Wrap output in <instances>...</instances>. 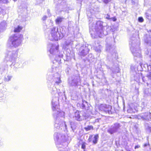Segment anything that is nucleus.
I'll return each instance as SVG.
<instances>
[{
    "mask_svg": "<svg viewBox=\"0 0 151 151\" xmlns=\"http://www.w3.org/2000/svg\"><path fill=\"white\" fill-rule=\"evenodd\" d=\"M52 71L54 72H55L57 71V70L58 69V68L57 67H55V68L53 67L52 68Z\"/></svg>",
    "mask_w": 151,
    "mask_h": 151,
    "instance_id": "nucleus-39",
    "label": "nucleus"
},
{
    "mask_svg": "<svg viewBox=\"0 0 151 151\" xmlns=\"http://www.w3.org/2000/svg\"><path fill=\"white\" fill-rule=\"evenodd\" d=\"M78 35H79V37L80 36H81V34L80 33H78Z\"/></svg>",
    "mask_w": 151,
    "mask_h": 151,
    "instance_id": "nucleus-49",
    "label": "nucleus"
},
{
    "mask_svg": "<svg viewBox=\"0 0 151 151\" xmlns=\"http://www.w3.org/2000/svg\"><path fill=\"white\" fill-rule=\"evenodd\" d=\"M51 24H53V23H52V22H51Z\"/></svg>",
    "mask_w": 151,
    "mask_h": 151,
    "instance_id": "nucleus-54",
    "label": "nucleus"
},
{
    "mask_svg": "<svg viewBox=\"0 0 151 151\" xmlns=\"http://www.w3.org/2000/svg\"><path fill=\"white\" fill-rule=\"evenodd\" d=\"M8 2V0H0V4H7Z\"/></svg>",
    "mask_w": 151,
    "mask_h": 151,
    "instance_id": "nucleus-36",
    "label": "nucleus"
},
{
    "mask_svg": "<svg viewBox=\"0 0 151 151\" xmlns=\"http://www.w3.org/2000/svg\"><path fill=\"white\" fill-rule=\"evenodd\" d=\"M121 125L118 123H116L111 125L110 128L107 130V132L110 134L118 132L120 129Z\"/></svg>",
    "mask_w": 151,
    "mask_h": 151,
    "instance_id": "nucleus-9",
    "label": "nucleus"
},
{
    "mask_svg": "<svg viewBox=\"0 0 151 151\" xmlns=\"http://www.w3.org/2000/svg\"><path fill=\"white\" fill-rule=\"evenodd\" d=\"M105 18L108 19L110 20L111 18H110V16L108 14H107L105 16Z\"/></svg>",
    "mask_w": 151,
    "mask_h": 151,
    "instance_id": "nucleus-41",
    "label": "nucleus"
},
{
    "mask_svg": "<svg viewBox=\"0 0 151 151\" xmlns=\"http://www.w3.org/2000/svg\"><path fill=\"white\" fill-rule=\"evenodd\" d=\"M47 18V16H44L42 18V20H43V21H44Z\"/></svg>",
    "mask_w": 151,
    "mask_h": 151,
    "instance_id": "nucleus-44",
    "label": "nucleus"
},
{
    "mask_svg": "<svg viewBox=\"0 0 151 151\" xmlns=\"http://www.w3.org/2000/svg\"><path fill=\"white\" fill-rule=\"evenodd\" d=\"M60 77V74L57 72H56V73L54 75V81L55 84L57 85H58L61 82Z\"/></svg>",
    "mask_w": 151,
    "mask_h": 151,
    "instance_id": "nucleus-17",
    "label": "nucleus"
},
{
    "mask_svg": "<svg viewBox=\"0 0 151 151\" xmlns=\"http://www.w3.org/2000/svg\"><path fill=\"white\" fill-rule=\"evenodd\" d=\"M140 147V146L139 145H137L135 146L134 147L135 149H136L137 148H138Z\"/></svg>",
    "mask_w": 151,
    "mask_h": 151,
    "instance_id": "nucleus-46",
    "label": "nucleus"
},
{
    "mask_svg": "<svg viewBox=\"0 0 151 151\" xmlns=\"http://www.w3.org/2000/svg\"><path fill=\"white\" fill-rule=\"evenodd\" d=\"M86 143L85 142H83L82 143V146H81V148H82L85 149L86 148Z\"/></svg>",
    "mask_w": 151,
    "mask_h": 151,
    "instance_id": "nucleus-38",
    "label": "nucleus"
},
{
    "mask_svg": "<svg viewBox=\"0 0 151 151\" xmlns=\"http://www.w3.org/2000/svg\"><path fill=\"white\" fill-rule=\"evenodd\" d=\"M58 47V45L50 43L48 45L47 49L50 54L55 55L56 57H58L61 58L63 57V55L62 52H60L59 51Z\"/></svg>",
    "mask_w": 151,
    "mask_h": 151,
    "instance_id": "nucleus-7",
    "label": "nucleus"
},
{
    "mask_svg": "<svg viewBox=\"0 0 151 151\" xmlns=\"http://www.w3.org/2000/svg\"><path fill=\"white\" fill-rule=\"evenodd\" d=\"M149 84V83H147V86H148Z\"/></svg>",
    "mask_w": 151,
    "mask_h": 151,
    "instance_id": "nucleus-52",
    "label": "nucleus"
},
{
    "mask_svg": "<svg viewBox=\"0 0 151 151\" xmlns=\"http://www.w3.org/2000/svg\"><path fill=\"white\" fill-rule=\"evenodd\" d=\"M139 119H141L144 120L148 121L151 119V114L150 112H145L140 114L138 116Z\"/></svg>",
    "mask_w": 151,
    "mask_h": 151,
    "instance_id": "nucleus-14",
    "label": "nucleus"
},
{
    "mask_svg": "<svg viewBox=\"0 0 151 151\" xmlns=\"http://www.w3.org/2000/svg\"><path fill=\"white\" fill-rule=\"evenodd\" d=\"M101 46L97 43V45L94 47V49L96 51L100 52L101 51Z\"/></svg>",
    "mask_w": 151,
    "mask_h": 151,
    "instance_id": "nucleus-22",
    "label": "nucleus"
},
{
    "mask_svg": "<svg viewBox=\"0 0 151 151\" xmlns=\"http://www.w3.org/2000/svg\"><path fill=\"white\" fill-rule=\"evenodd\" d=\"M68 83L71 86H75L76 85V80L75 78L71 77L69 78Z\"/></svg>",
    "mask_w": 151,
    "mask_h": 151,
    "instance_id": "nucleus-18",
    "label": "nucleus"
},
{
    "mask_svg": "<svg viewBox=\"0 0 151 151\" xmlns=\"http://www.w3.org/2000/svg\"><path fill=\"white\" fill-rule=\"evenodd\" d=\"M140 44L139 39H137L135 37H132L129 41L130 49L135 59L141 57V51L139 47Z\"/></svg>",
    "mask_w": 151,
    "mask_h": 151,
    "instance_id": "nucleus-4",
    "label": "nucleus"
},
{
    "mask_svg": "<svg viewBox=\"0 0 151 151\" xmlns=\"http://www.w3.org/2000/svg\"><path fill=\"white\" fill-rule=\"evenodd\" d=\"M58 98L54 97L52 101L53 115L55 119L54 127L57 129L63 130L66 133L67 132V126L65 122L63 121L65 118V113L60 111L59 108L58 103V101L63 102L66 99L65 92H58Z\"/></svg>",
    "mask_w": 151,
    "mask_h": 151,
    "instance_id": "nucleus-1",
    "label": "nucleus"
},
{
    "mask_svg": "<svg viewBox=\"0 0 151 151\" xmlns=\"http://www.w3.org/2000/svg\"><path fill=\"white\" fill-rule=\"evenodd\" d=\"M18 50H9L6 52L5 57L6 60L11 61H14L18 56Z\"/></svg>",
    "mask_w": 151,
    "mask_h": 151,
    "instance_id": "nucleus-8",
    "label": "nucleus"
},
{
    "mask_svg": "<svg viewBox=\"0 0 151 151\" xmlns=\"http://www.w3.org/2000/svg\"><path fill=\"white\" fill-rule=\"evenodd\" d=\"M2 145V142H1V141L0 140V146Z\"/></svg>",
    "mask_w": 151,
    "mask_h": 151,
    "instance_id": "nucleus-47",
    "label": "nucleus"
},
{
    "mask_svg": "<svg viewBox=\"0 0 151 151\" xmlns=\"http://www.w3.org/2000/svg\"><path fill=\"white\" fill-rule=\"evenodd\" d=\"M144 93L147 95H150L151 94V89L150 88L145 89L144 91Z\"/></svg>",
    "mask_w": 151,
    "mask_h": 151,
    "instance_id": "nucleus-28",
    "label": "nucleus"
},
{
    "mask_svg": "<svg viewBox=\"0 0 151 151\" xmlns=\"http://www.w3.org/2000/svg\"><path fill=\"white\" fill-rule=\"evenodd\" d=\"M13 63H12V65H11V67H12V65L14 66V65H13Z\"/></svg>",
    "mask_w": 151,
    "mask_h": 151,
    "instance_id": "nucleus-50",
    "label": "nucleus"
},
{
    "mask_svg": "<svg viewBox=\"0 0 151 151\" xmlns=\"http://www.w3.org/2000/svg\"><path fill=\"white\" fill-rule=\"evenodd\" d=\"M106 50L108 53L107 58L109 61L113 62L117 58L118 54L114 46L107 44L106 45Z\"/></svg>",
    "mask_w": 151,
    "mask_h": 151,
    "instance_id": "nucleus-5",
    "label": "nucleus"
},
{
    "mask_svg": "<svg viewBox=\"0 0 151 151\" xmlns=\"http://www.w3.org/2000/svg\"><path fill=\"white\" fill-rule=\"evenodd\" d=\"M111 1V0H103L104 2L106 4L108 3Z\"/></svg>",
    "mask_w": 151,
    "mask_h": 151,
    "instance_id": "nucleus-43",
    "label": "nucleus"
},
{
    "mask_svg": "<svg viewBox=\"0 0 151 151\" xmlns=\"http://www.w3.org/2000/svg\"><path fill=\"white\" fill-rule=\"evenodd\" d=\"M145 40L146 43L149 45H151V37L150 36H147Z\"/></svg>",
    "mask_w": 151,
    "mask_h": 151,
    "instance_id": "nucleus-21",
    "label": "nucleus"
},
{
    "mask_svg": "<svg viewBox=\"0 0 151 151\" xmlns=\"http://www.w3.org/2000/svg\"><path fill=\"white\" fill-rule=\"evenodd\" d=\"M23 39L22 35L18 33L12 35L9 38L12 45L15 47H18L21 44Z\"/></svg>",
    "mask_w": 151,
    "mask_h": 151,
    "instance_id": "nucleus-6",
    "label": "nucleus"
},
{
    "mask_svg": "<svg viewBox=\"0 0 151 151\" xmlns=\"http://www.w3.org/2000/svg\"><path fill=\"white\" fill-rule=\"evenodd\" d=\"M144 77H142V79L143 81H144Z\"/></svg>",
    "mask_w": 151,
    "mask_h": 151,
    "instance_id": "nucleus-51",
    "label": "nucleus"
},
{
    "mask_svg": "<svg viewBox=\"0 0 151 151\" xmlns=\"http://www.w3.org/2000/svg\"><path fill=\"white\" fill-rule=\"evenodd\" d=\"M145 129L149 131L151 130V126L150 124L147 123H145Z\"/></svg>",
    "mask_w": 151,
    "mask_h": 151,
    "instance_id": "nucleus-25",
    "label": "nucleus"
},
{
    "mask_svg": "<svg viewBox=\"0 0 151 151\" xmlns=\"http://www.w3.org/2000/svg\"><path fill=\"white\" fill-rule=\"evenodd\" d=\"M54 136L58 148L67 146L70 140V137L66 134L55 132Z\"/></svg>",
    "mask_w": 151,
    "mask_h": 151,
    "instance_id": "nucleus-3",
    "label": "nucleus"
},
{
    "mask_svg": "<svg viewBox=\"0 0 151 151\" xmlns=\"http://www.w3.org/2000/svg\"><path fill=\"white\" fill-rule=\"evenodd\" d=\"M89 21L90 32L92 36L94 35V37H101L106 35V33H104L103 22L100 21L96 22L91 18H90Z\"/></svg>",
    "mask_w": 151,
    "mask_h": 151,
    "instance_id": "nucleus-2",
    "label": "nucleus"
},
{
    "mask_svg": "<svg viewBox=\"0 0 151 151\" xmlns=\"http://www.w3.org/2000/svg\"><path fill=\"white\" fill-rule=\"evenodd\" d=\"M4 10L1 7H0V13H3L4 12Z\"/></svg>",
    "mask_w": 151,
    "mask_h": 151,
    "instance_id": "nucleus-45",
    "label": "nucleus"
},
{
    "mask_svg": "<svg viewBox=\"0 0 151 151\" xmlns=\"http://www.w3.org/2000/svg\"><path fill=\"white\" fill-rule=\"evenodd\" d=\"M63 18L60 17H58L55 20L56 23L57 24H60L63 21Z\"/></svg>",
    "mask_w": 151,
    "mask_h": 151,
    "instance_id": "nucleus-23",
    "label": "nucleus"
},
{
    "mask_svg": "<svg viewBox=\"0 0 151 151\" xmlns=\"http://www.w3.org/2000/svg\"><path fill=\"white\" fill-rule=\"evenodd\" d=\"M52 38L50 39L51 40H58L59 38L60 39V35L58 31V28L56 27H54L51 29L50 32Z\"/></svg>",
    "mask_w": 151,
    "mask_h": 151,
    "instance_id": "nucleus-10",
    "label": "nucleus"
},
{
    "mask_svg": "<svg viewBox=\"0 0 151 151\" xmlns=\"http://www.w3.org/2000/svg\"><path fill=\"white\" fill-rule=\"evenodd\" d=\"M6 26V22L5 21L1 22L0 24V32L4 29Z\"/></svg>",
    "mask_w": 151,
    "mask_h": 151,
    "instance_id": "nucleus-19",
    "label": "nucleus"
},
{
    "mask_svg": "<svg viewBox=\"0 0 151 151\" xmlns=\"http://www.w3.org/2000/svg\"><path fill=\"white\" fill-rule=\"evenodd\" d=\"M22 29V27L19 26H18L17 27L15 28L14 30V32H19Z\"/></svg>",
    "mask_w": 151,
    "mask_h": 151,
    "instance_id": "nucleus-29",
    "label": "nucleus"
},
{
    "mask_svg": "<svg viewBox=\"0 0 151 151\" xmlns=\"http://www.w3.org/2000/svg\"><path fill=\"white\" fill-rule=\"evenodd\" d=\"M98 138L99 136L98 134L95 135L94 137L93 135H90L89 136L88 140L89 142H92L94 144H96L97 143Z\"/></svg>",
    "mask_w": 151,
    "mask_h": 151,
    "instance_id": "nucleus-16",
    "label": "nucleus"
},
{
    "mask_svg": "<svg viewBox=\"0 0 151 151\" xmlns=\"http://www.w3.org/2000/svg\"><path fill=\"white\" fill-rule=\"evenodd\" d=\"M60 31L61 34L63 35L65 33V30L64 28L61 27L60 28Z\"/></svg>",
    "mask_w": 151,
    "mask_h": 151,
    "instance_id": "nucleus-32",
    "label": "nucleus"
},
{
    "mask_svg": "<svg viewBox=\"0 0 151 151\" xmlns=\"http://www.w3.org/2000/svg\"><path fill=\"white\" fill-rule=\"evenodd\" d=\"M139 76H140V74L139 73H137L136 74V76H137V78H135V77L134 76V79L135 80H137L139 79Z\"/></svg>",
    "mask_w": 151,
    "mask_h": 151,
    "instance_id": "nucleus-37",
    "label": "nucleus"
},
{
    "mask_svg": "<svg viewBox=\"0 0 151 151\" xmlns=\"http://www.w3.org/2000/svg\"><path fill=\"white\" fill-rule=\"evenodd\" d=\"M71 127L73 130L74 131L76 129V127L74 124L73 122H70Z\"/></svg>",
    "mask_w": 151,
    "mask_h": 151,
    "instance_id": "nucleus-33",
    "label": "nucleus"
},
{
    "mask_svg": "<svg viewBox=\"0 0 151 151\" xmlns=\"http://www.w3.org/2000/svg\"><path fill=\"white\" fill-rule=\"evenodd\" d=\"M99 109L101 111L105 112L106 113H108L109 114H112V112L111 111L112 107L109 105L105 104H101L100 106Z\"/></svg>",
    "mask_w": 151,
    "mask_h": 151,
    "instance_id": "nucleus-13",
    "label": "nucleus"
},
{
    "mask_svg": "<svg viewBox=\"0 0 151 151\" xmlns=\"http://www.w3.org/2000/svg\"><path fill=\"white\" fill-rule=\"evenodd\" d=\"M110 20H112L113 21H116V19L115 17H113L111 18Z\"/></svg>",
    "mask_w": 151,
    "mask_h": 151,
    "instance_id": "nucleus-42",
    "label": "nucleus"
},
{
    "mask_svg": "<svg viewBox=\"0 0 151 151\" xmlns=\"http://www.w3.org/2000/svg\"><path fill=\"white\" fill-rule=\"evenodd\" d=\"M93 128V127L92 126H88L87 127H85V129L86 131H88L90 130L91 129Z\"/></svg>",
    "mask_w": 151,
    "mask_h": 151,
    "instance_id": "nucleus-35",
    "label": "nucleus"
},
{
    "mask_svg": "<svg viewBox=\"0 0 151 151\" xmlns=\"http://www.w3.org/2000/svg\"><path fill=\"white\" fill-rule=\"evenodd\" d=\"M144 21L143 18L142 17H139L138 18V21L140 22H142Z\"/></svg>",
    "mask_w": 151,
    "mask_h": 151,
    "instance_id": "nucleus-40",
    "label": "nucleus"
},
{
    "mask_svg": "<svg viewBox=\"0 0 151 151\" xmlns=\"http://www.w3.org/2000/svg\"><path fill=\"white\" fill-rule=\"evenodd\" d=\"M143 147H146L148 151H151L150 146L148 142L145 144Z\"/></svg>",
    "mask_w": 151,
    "mask_h": 151,
    "instance_id": "nucleus-24",
    "label": "nucleus"
},
{
    "mask_svg": "<svg viewBox=\"0 0 151 151\" xmlns=\"http://www.w3.org/2000/svg\"><path fill=\"white\" fill-rule=\"evenodd\" d=\"M57 10H59L60 11H64L66 10L67 8V5L64 1L59 0L56 7Z\"/></svg>",
    "mask_w": 151,
    "mask_h": 151,
    "instance_id": "nucleus-12",
    "label": "nucleus"
},
{
    "mask_svg": "<svg viewBox=\"0 0 151 151\" xmlns=\"http://www.w3.org/2000/svg\"><path fill=\"white\" fill-rule=\"evenodd\" d=\"M146 17L149 20H151V9H148L145 13Z\"/></svg>",
    "mask_w": 151,
    "mask_h": 151,
    "instance_id": "nucleus-20",
    "label": "nucleus"
},
{
    "mask_svg": "<svg viewBox=\"0 0 151 151\" xmlns=\"http://www.w3.org/2000/svg\"><path fill=\"white\" fill-rule=\"evenodd\" d=\"M73 44V41L71 40H67L65 42V44L67 46L69 45H71Z\"/></svg>",
    "mask_w": 151,
    "mask_h": 151,
    "instance_id": "nucleus-27",
    "label": "nucleus"
},
{
    "mask_svg": "<svg viewBox=\"0 0 151 151\" xmlns=\"http://www.w3.org/2000/svg\"><path fill=\"white\" fill-rule=\"evenodd\" d=\"M12 78V76H8L6 77H5L4 80L6 81H9Z\"/></svg>",
    "mask_w": 151,
    "mask_h": 151,
    "instance_id": "nucleus-34",
    "label": "nucleus"
},
{
    "mask_svg": "<svg viewBox=\"0 0 151 151\" xmlns=\"http://www.w3.org/2000/svg\"><path fill=\"white\" fill-rule=\"evenodd\" d=\"M14 1H17V0H13Z\"/></svg>",
    "mask_w": 151,
    "mask_h": 151,
    "instance_id": "nucleus-53",
    "label": "nucleus"
},
{
    "mask_svg": "<svg viewBox=\"0 0 151 151\" xmlns=\"http://www.w3.org/2000/svg\"><path fill=\"white\" fill-rule=\"evenodd\" d=\"M147 32H148V33H149L150 32H151V30L150 29V30H149L148 31H147Z\"/></svg>",
    "mask_w": 151,
    "mask_h": 151,
    "instance_id": "nucleus-48",
    "label": "nucleus"
},
{
    "mask_svg": "<svg viewBox=\"0 0 151 151\" xmlns=\"http://www.w3.org/2000/svg\"><path fill=\"white\" fill-rule=\"evenodd\" d=\"M52 95H55L58 92L57 89L55 87H53L52 89Z\"/></svg>",
    "mask_w": 151,
    "mask_h": 151,
    "instance_id": "nucleus-31",
    "label": "nucleus"
},
{
    "mask_svg": "<svg viewBox=\"0 0 151 151\" xmlns=\"http://www.w3.org/2000/svg\"><path fill=\"white\" fill-rule=\"evenodd\" d=\"M80 112L78 111H76V114H77V116H76V120L78 121H80L81 120Z\"/></svg>",
    "mask_w": 151,
    "mask_h": 151,
    "instance_id": "nucleus-26",
    "label": "nucleus"
},
{
    "mask_svg": "<svg viewBox=\"0 0 151 151\" xmlns=\"http://www.w3.org/2000/svg\"><path fill=\"white\" fill-rule=\"evenodd\" d=\"M90 46L88 44H86L81 46L79 50V54L83 56L86 55L89 51Z\"/></svg>",
    "mask_w": 151,
    "mask_h": 151,
    "instance_id": "nucleus-11",
    "label": "nucleus"
},
{
    "mask_svg": "<svg viewBox=\"0 0 151 151\" xmlns=\"http://www.w3.org/2000/svg\"><path fill=\"white\" fill-rule=\"evenodd\" d=\"M148 81H149V84L151 85V72H149L147 75Z\"/></svg>",
    "mask_w": 151,
    "mask_h": 151,
    "instance_id": "nucleus-30",
    "label": "nucleus"
},
{
    "mask_svg": "<svg viewBox=\"0 0 151 151\" xmlns=\"http://www.w3.org/2000/svg\"><path fill=\"white\" fill-rule=\"evenodd\" d=\"M80 101L77 104V106L81 108L84 109L88 105L87 102L85 100H83L82 99H80Z\"/></svg>",
    "mask_w": 151,
    "mask_h": 151,
    "instance_id": "nucleus-15",
    "label": "nucleus"
}]
</instances>
